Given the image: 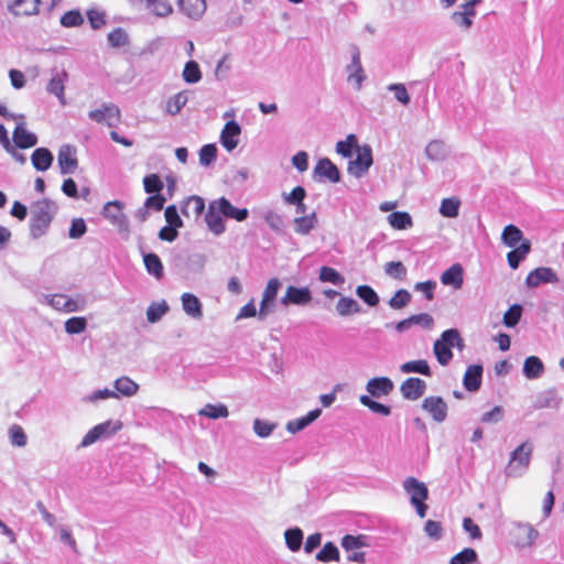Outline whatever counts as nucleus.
Instances as JSON below:
<instances>
[{"instance_id": "35", "label": "nucleus", "mask_w": 564, "mask_h": 564, "mask_svg": "<svg viewBox=\"0 0 564 564\" xmlns=\"http://www.w3.org/2000/svg\"><path fill=\"white\" fill-rule=\"evenodd\" d=\"M400 370L403 373L416 372L426 377L432 376L431 368L424 359L406 361L400 366Z\"/></svg>"}, {"instance_id": "26", "label": "nucleus", "mask_w": 564, "mask_h": 564, "mask_svg": "<svg viewBox=\"0 0 564 564\" xmlns=\"http://www.w3.org/2000/svg\"><path fill=\"white\" fill-rule=\"evenodd\" d=\"M530 251V240H522V242L518 247L512 248V250L507 253V261L510 268L516 270L519 267L520 262L527 258Z\"/></svg>"}, {"instance_id": "38", "label": "nucleus", "mask_w": 564, "mask_h": 564, "mask_svg": "<svg viewBox=\"0 0 564 564\" xmlns=\"http://www.w3.org/2000/svg\"><path fill=\"white\" fill-rule=\"evenodd\" d=\"M316 223V213L296 217L294 219L295 231L301 235H307L315 227Z\"/></svg>"}, {"instance_id": "47", "label": "nucleus", "mask_w": 564, "mask_h": 564, "mask_svg": "<svg viewBox=\"0 0 564 564\" xmlns=\"http://www.w3.org/2000/svg\"><path fill=\"white\" fill-rule=\"evenodd\" d=\"M228 414V409L224 404H206L205 408L199 411V415H204L214 420L219 417H227Z\"/></svg>"}, {"instance_id": "62", "label": "nucleus", "mask_w": 564, "mask_h": 564, "mask_svg": "<svg viewBox=\"0 0 564 564\" xmlns=\"http://www.w3.org/2000/svg\"><path fill=\"white\" fill-rule=\"evenodd\" d=\"M319 280L323 282H330L333 284H339L344 281L343 276L330 267L321 268Z\"/></svg>"}, {"instance_id": "31", "label": "nucleus", "mask_w": 564, "mask_h": 564, "mask_svg": "<svg viewBox=\"0 0 564 564\" xmlns=\"http://www.w3.org/2000/svg\"><path fill=\"white\" fill-rule=\"evenodd\" d=\"M50 305L57 311H63L67 313L76 312L79 308L77 301L64 294L53 295L50 299Z\"/></svg>"}, {"instance_id": "23", "label": "nucleus", "mask_w": 564, "mask_h": 564, "mask_svg": "<svg viewBox=\"0 0 564 564\" xmlns=\"http://www.w3.org/2000/svg\"><path fill=\"white\" fill-rule=\"evenodd\" d=\"M393 382L388 377L372 378L367 383V391L371 397L388 395L393 390Z\"/></svg>"}, {"instance_id": "48", "label": "nucleus", "mask_w": 564, "mask_h": 564, "mask_svg": "<svg viewBox=\"0 0 564 564\" xmlns=\"http://www.w3.org/2000/svg\"><path fill=\"white\" fill-rule=\"evenodd\" d=\"M359 400L362 405L367 406L375 413L381 414L383 416H388L391 413L390 406L372 400L369 395H361Z\"/></svg>"}, {"instance_id": "43", "label": "nucleus", "mask_w": 564, "mask_h": 564, "mask_svg": "<svg viewBox=\"0 0 564 564\" xmlns=\"http://www.w3.org/2000/svg\"><path fill=\"white\" fill-rule=\"evenodd\" d=\"M316 560L319 562H332V561H338L339 560V552L337 546L332 543L327 542L324 544V546L321 549V551L316 554Z\"/></svg>"}, {"instance_id": "13", "label": "nucleus", "mask_w": 564, "mask_h": 564, "mask_svg": "<svg viewBox=\"0 0 564 564\" xmlns=\"http://www.w3.org/2000/svg\"><path fill=\"white\" fill-rule=\"evenodd\" d=\"M312 301V293L308 288H296L290 285L284 296L281 299L283 305H305Z\"/></svg>"}, {"instance_id": "42", "label": "nucleus", "mask_w": 564, "mask_h": 564, "mask_svg": "<svg viewBox=\"0 0 564 564\" xmlns=\"http://www.w3.org/2000/svg\"><path fill=\"white\" fill-rule=\"evenodd\" d=\"M116 390L124 397H131L137 393L138 384L128 377H121L115 381Z\"/></svg>"}, {"instance_id": "37", "label": "nucleus", "mask_w": 564, "mask_h": 564, "mask_svg": "<svg viewBox=\"0 0 564 564\" xmlns=\"http://www.w3.org/2000/svg\"><path fill=\"white\" fill-rule=\"evenodd\" d=\"M388 221L394 229L403 230L412 227V218L405 212H393L388 216Z\"/></svg>"}, {"instance_id": "41", "label": "nucleus", "mask_w": 564, "mask_h": 564, "mask_svg": "<svg viewBox=\"0 0 564 564\" xmlns=\"http://www.w3.org/2000/svg\"><path fill=\"white\" fill-rule=\"evenodd\" d=\"M336 310L339 315L347 316L358 313L360 311V306L358 302L351 297H340L337 302Z\"/></svg>"}, {"instance_id": "30", "label": "nucleus", "mask_w": 564, "mask_h": 564, "mask_svg": "<svg viewBox=\"0 0 564 564\" xmlns=\"http://www.w3.org/2000/svg\"><path fill=\"white\" fill-rule=\"evenodd\" d=\"M182 305L185 313L194 318H200L203 315L202 303L197 296L192 293L182 295Z\"/></svg>"}, {"instance_id": "40", "label": "nucleus", "mask_w": 564, "mask_h": 564, "mask_svg": "<svg viewBox=\"0 0 564 564\" xmlns=\"http://www.w3.org/2000/svg\"><path fill=\"white\" fill-rule=\"evenodd\" d=\"M358 140L355 134H348L345 140L338 141L336 144V151L344 158H350L352 150L357 149Z\"/></svg>"}, {"instance_id": "45", "label": "nucleus", "mask_w": 564, "mask_h": 564, "mask_svg": "<svg viewBox=\"0 0 564 564\" xmlns=\"http://www.w3.org/2000/svg\"><path fill=\"white\" fill-rule=\"evenodd\" d=\"M284 536L286 545L291 551L296 552L300 550L303 541V532L301 529H289L285 531Z\"/></svg>"}, {"instance_id": "32", "label": "nucleus", "mask_w": 564, "mask_h": 564, "mask_svg": "<svg viewBox=\"0 0 564 564\" xmlns=\"http://www.w3.org/2000/svg\"><path fill=\"white\" fill-rule=\"evenodd\" d=\"M321 413L322 411L319 409L312 410L306 415L288 422L286 430L292 434L297 433L314 422L321 415Z\"/></svg>"}, {"instance_id": "36", "label": "nucleus", "mask_w": 564, "mask_h": 564, "mask_svg": "<svg viewBox=\"0 0 564 564\" xmlns=\"http://www.w3.org/2000/svg\"><path fill=\"white\" fill-rule=\"evenodd\" d=\"M143 262L147 271L154 275L156 279H161L164 274V269L161 259L155 253H147L143 257Z\"/></svg>"}, {"instance_id": "50", "label": "nucleus", "mask_w": 564, "mask_h": 564, "mask_svg": "<svg viewBox=\"0 0 564 564\" xmlns=\"http://www.w3.org/2000/svg\"><path fill=\"white\" fill-rule=\"evenodd\" d=\"M357 295L369 306H376L379 303V296L369 285H359L356 290Z\"/></svg>"}, {"instance_id": "15", "label": "nucleus", "mask_w": 564, "mask_h": 564, "mask_svg": "<svg viewBox=\"0 0 564 564\" xmlns=\"http://www.w3.org/2000/svg\"><path fill=\"white\" fill-rule=\"evenodd\" d=\"M205 210V200L197 195L185 198L181 205V212L186 218L197 220Z\"/></svg>"}, {"instance_id": "29", "label": "nucleus", "mask_w": 564, "mask_h": 564, "mask_svg": "<svg viewBox=\"0 0 564 564\" xmlns=\"http://www.w3.org/2000/svg\"><path fill=\"white\" fill-rule=\"evenodd\" d=\"M31 161L35 170L46 171L53 163V154L46 148H37L31 155Z\"/></svg>"}, {"instance_id": "59", "label": "nucleus", "mask_w": 564, "mask_h": 564, "mask_svg": "<svg viewBox=\"0 0 564 564\" xmlns=\"http://www.w3.org/2000/svg\"><path fill=\"white\" fill-rule=\"evenodd\" d=\"M477 553L474 549L466 547L451 558V564H470L476 562Z\"/></svg>"}, {"instance_id": "16", "label": "nucleus", "mask_w": 564, "mask_h": 564, "mask_svg": "<svg viewBox=\"0 0 564 564\" xmlns=\"http://www.w3.org/2000/svg\"><path fill=\"white\" fill-rule=\"evenodd\" d=\"M240 132L241 128L236 121L231 120L226 122L220 133V142L227 151L236 149Z\"/></svg>"}, {"instance_id": "63", "label": "nucleus", "mask_w": 564, "mask_h": 564, "mask_svg": "<svg viewBox=\"0 0 564 564\" xmlns=\"http://www.w3.org/2000/svg\"><path fill=\"white\" fill-rule=\"evenodd\" d=\"M9 435L13 445L22 447L26 444V435L20 425H12L9 430Z\"/></svg>"}, {"instance_id": "46", "label": "nucleus", "mask_w": 564, "mask_h": 564, "mask_svg": "<svg viewBox=\"0 0 564 564\" xmlns=\"http://www.w3.org/2000/svg\"><path fill=\"white\" fill-rule=\"evenodd\" d=\"M349 70V79H355L358 86L361 85L362 82V67H361V61H360V53L358 50L355 51L352 54L351 63L348 66Z\"/></svg>"}, {"instance_id": "22", "label": "nucleus", "mask_w": 564, "mask_h": 564, "mask_svg": "<svg viewBox=\"0 0 564 564\" xmlns=\"http://www.w3.org/2000/svg\"><path fill=\"white\" fill-rule=\"evenodd\" d=\"M441 282L444 285H451L455 290H459L464 283V270L459 263H454L441 275Z\"/></svg>"}, {"instance_id": "6", "label": "nucleus", "mask_w": 564, "mask_h": 564, "mask_svg": "<svg viewBox=\"0 0 564 564\" xmlns=\"http://www.w3.org/2000/svg\"><path fill=\"white\" fill-rule=\"evenodd\" d=\"M122 423L117 421L112 423L111 421H106L100 424H97L91 430H89L82 441V446H89L100 440L101 437L110 436L121 430Z\"/></svg>"}, {"instance_id": "20", "label": "nucleus", "mask_w": 564, "mask_h": 564, "mask_svg": "<svg viewBox=\"0 0 564 564\" xmlns=\"http://www.w3.org/2000/svg\"><path fill=\"white\" fill-rule=\"evenodd\" d=\"M104 216L120 228L127 229V219L122 212V204L118 200L109 202L104 207Z\"/></svg>"}, {"instance_id": "7", "label": "nucleus", "mask_w": 564, "mask_h": 564, "mask_svg": "<svg viewBox=\"0 0 564 564\" xmlns=\"http://www.w3.org/2000/svg\"><path fill=\"white\" fill-rule=\"evenodd\" d=\"M357 156L348 164L349 174L360 177L362 176L372 164V151L369 145L358 147Z\"/></svg>"}, {"instance_id": "55", "label": "nucleus", "mask_w": 564, "mask_h": 564, "mask_svg": "<svg viewBox=\"0 0 564 564\" xmlns=\"http://www.w3.org/2000/svg\"><path fill=\"white\" fill-rule=\"evenodd\" d=\"M144 191L149 194H159L163 189V182L158 174H150L143 178Z\"/></svg>"}, {"instance_id": "39", "label": "nucleus", "mask_w": 564, "mask_h": 564, "mask_svg": "<svg viewBox=\"0 0 564 564\" xmlns=\"http://www.w3.org/2000/svg\"><path fill=\"white\" fill-rule=\"evenodd\" d=\"M460 200L457 197L444 198L440 206V213L442 216L447 218H454L458 216Z\"/></svg>"}, {"instance_id": "14", "label": "nucleus", "mask_w": 564, "mask_h": 564, "mask_svg": "<svg viewBox=\"0 0 564 564\" xmlns=\"http://www.w3.org/2000/svg\"><path fill=\"white\" fill-rule=\"evenodd\" d=\"M41 0H8L7 8L14 15H34L40 11Z\"/></svg>"}, {"instance_id": "2", "label": "nucleus", "mask_w": 564, "mask_h": 564, "mask_svg": "<svg viewBox=\"0 0 564 564\" xmlns=\"http://www.w3.org/2000/svg\"><path fill=\"white\" fill-rule=\"evenodd\" d=\"M464 340L456 328H449L442 333L441 337L434 343V355L442 366H447L453 359L452 347L464 348Z\"/></svg>"}, {"instance_id": "28", "label": "nucleus", "mask_w": 564, "mask_h": 564, "mask_svg": "<svg viewBox=\"0 0 564 564\" xmlns=\"http://www.w3.org/2000/svg\"><path fill=\"white\" fill-rule=\"evenodd\" d=\"M180 10L188 18L198 19L206 11L205 0H180Z\"/></svg>"}, {"instance_id": "8", "label": "nucleus", "mask_w": 564, "mask_h": 564, "mask_svg": "<svg viewBox=\"0 0 564 564\" xmlns=\"http://www.w3.org/2000/svg\"><path fill=\"white\" fill-rule=\"evenodd\" d=\"M89 118L98 123H106L109 127H113L120 121V110L113 105H105L100 109L89 111Z\"/></svg>"}, {"instance_id": "51", "label": "nucleus", "mask_w": 564, "mask_h": 564, "mask_svg": "<svg viewBox=\"0 0 564 564\" xmlns=\"http://www.w3.org/2000/svg\"><path fill=\"white\" fill-rule=\"evenodd\" d=\"M411 301V294L409 291L401 289L398 290L394 295L389 300V305L393 310H401L405 307Z\"/></svg>"}, {"instance_id": "58", "label": "nucleus", "mask_w": 564, "mask_h": 564, "mask_svg": "<svg viewBox=\"0 0 564 564\" xmlns=\"http://www.w3.org/2000/svg\"><path fill=\"white\" fill-rule=\"evenodd\" d=\"M108 42L112 47L124 46L129 43L128 34L123 29L117 28L108 34Z\"/></svg>"}, {"instance_id": "56", "label": "nucleus", "mask_w": 564, "mask_h": 564, "mask_svg": "<svg viewBox=\"0 0 564 564\" xmlns=\"http://www.w3.org/2000/svg\"><path fill=\"white\" fill-rule=\"evenodd\" d=\"M87 319L83 316L70 317L65 322V330L68 334H80L86 329Z\"/></svg>"}, {"instance_id": "1", "label": "nucleus", "mask_w": 564, "mask_h": 564, "mask_svg": "<svg viewBox=\"0 0 564 564\" xmlns=\"http://www.w3.org/2000/svg\"><path fill=\"white\" fill-rule=\"evenodd\" d=\"M56 205L47 198L40 199L31 206L30 232L33 238L45 235L56 214Z\"/></svg>"}, {"instance_id": "21", "label": "nucleus", "mask_w": 564, "mask_h": 564, "mask_svg": "<svg viewBox=\"0 0 564 564\" xmlns=\"http://www.w3.org/2000/svg\"><path fill=\"white\" fill-rule=\"evenodd\" d=\"M314 174L319 178H326L333 183L340 180L337 166L329 159H321L314 167Z\"/></svg>"}, {"instance_id": "10", "label": "nucleus", "mask_w": 564, "mask_h": 564, "mask_svg": "<svg viewBox=\"0 0 564 564\" xmlns=\"http://www.w3.org/2000/svg\"><path fill=\"white\" fill-rule=\"evenodd\" d=\"M425 389V381L416 377L405 379L400 386L402 397L412 401L419 400L424 394Z\"/></svg>"}, {"instance_id": "61", "label": "nucleus", "mask_w": 564, "mask_h": 564, "mask_svg": "<svg viewBox=\"0 0 564 564\" xmlns=\"http://www.w3.org/2000/svg\"><path fill=\"white\" fill-rule=\"evenodd\" d=\"M217 148L215 144H205L199 151V163L204 166L209 165L216 160Z\"/></svg>"}, {"instance_id": "49", "label": "nucleus", "mask_w": 564, "mask_h": 564, "mask_svg": "<svg viewBox=\"0 0 564 564\" xmlns=\"http://www.w3.org/2000/svg\"><path fill=\"white\" fill-rule=\"evenodd\" d=\"M187 96L184 91L175 94L166 102V111L170 115H176L186 105Z\"/></svg>"}, {"instance_id": "24", "label": "nucleus", "mask_w": 564, "mask_h": 564, "mask_svg": "<svg viewBox=\"0 0 564 564\" xmlns=\"http://www.w3.org/2000/svg\"><path fill=\"white\" fill-rule=\"evenodd\" d=\"M221 213L218 212L217 205L214 202L209 203L208 210L205 215V221L210 231L215 235H220L225 231L226 226L221 217Z\"/></svg>"}, {"instance_id": "34", "label": "nucleus", "mask_w": 564, "mask_h": 564, "mask_svg": "<svg viewBox=\"0 0 564 564\" xmlns=\"http://www.w3.org/2000/svg\"><path fill=\"white\" fill-rule=\"evenodd\" d=\"M544 370L543 362L535 356H530L524 360L523 373L529 379L539 378Z\"/></svg>"}, {"instance_id": "64", "label": "nucleus", "mask_w": 564, "mask_h": 564, "mask_svg": "<svg viewBox=\"0 0 564 564\" xmlns=\"http://www.w3.org/2000/svg\"><path fill=\"white\" fill-rule=\"evenodd\" d=\"M274 429H275V424L270 423L268 421H262L260 419H256L254 422H253L254 433L259 437H267V436H269Z\"/></svg>"}, {"instance_id": "33", "label": "nucleus", "mask_w": 564, "mask_h": 564, "mask_svg": "<svg viewBox=\"0 0 564 564\" xmlns=\"http://www.w3.org/2000/svg\"><path fill=\"white\" fill-rule=\"evenodd\" d=\"M501 238L503 242L510 248L518 247L522 240H525L523 238L522 231L514 225L506 226L503 228Z\"/></svg>"}, {"instance_id": "57", "label": "nucleus", "mask_w": 564, "mask_h": 564, "mask_svg": "<svg viewBox=\"0 0 564 564\" xmlns=\"http://www.w3.org/2000/svg\"><path fill=\"white\" fill-rule=\"evenodd\" d=\"M384 271L391 278L403 280L406 275V268L401 261H390L386 263Z\"/></svg>"}, {"instance_id": "11", "label": "nucleus", "mask_w": 564, "mask_h": 564, "mask_svg": "<svg viewBox=\"0 0 564 564\" xmlns=\"http://www.w3.org/2000/svg\"><path fill=\"white\" fill-rule=\"evenodd\" d=\"M422 409L436 422H443L447 416V404L441 397H427L422 402Z\"/></svg>"}, {"instance_id": "5", "label": "nucleus", "mask_w": 564, "mask_h": 564, "mask_svg": "<svg viewBox=\"0 0 564 564\" xmlns=\"http://www.w3.org/2000/svg\"><path fill=\"white\" fill-rule=\"evenodd\" d=\"M539 538V531L530 523H516L511 531L513 544L519 549L531 547Z\"/></svg>"}, {"instance_id": "54", "label": "nucleus", "mask_w": 564, "mask_h": 564, "mask_svg": "<svg viewBox=\"0 0 564 564\" xmlns=\"http://www.w3.org/2000/svg\"><path fill=\"white\" fill-rule=\"evenodd\" d=\"M84 23V18L78 10H69L61 18V24L65 28L79 26Z\"/></svg>"}, {"instance_id": "19", "label": "nucleus", "mask_w": 564, "mask_h": 564, "mask_svg": "<svg viewBox=\"0 0 564 564\" xmlns=\"http://www.w3.org/2000/svg\"><path fill=\"white\" fill-rule=\"evenodd\" d=\"M68 79V74L66 70H56L53 73L48 84H47V91L50 94L55 95L62 105H65V83Z\"/></svg>"}, {"instance_id": "52", "label": "nucleus", "mask_w": 564, "mask_h": 564, "mask_svg": "<svg viewBox=\"0 0 564 564\" xmlns=\"http://www.w3.org/2000/svg\"><path fill=\"white\" fill-rule=\"evenodd\" d=\"M522 316V306L520 304L511 305L503 314V324L507 327H514Z\"/></svg>"}, {"instance_id": "27", "label": "nucleus", "mask_w": 564, "mask_h": 564, "mask_svg": "<svg viewBox=\"0 0 564 564\" xmlns=\"http://www.w3.org/2000/svg\"><path fill=\"white\" fill-rule=\"evenodd\" d=\"M482 378V367L479 365H471L467 368L464 375V387L467 391H477L480 388Z\"/></svg>"}, {"instance_id": "25", "label": "nucleus", "mask_w": 564, "mask_h": 564, "mask_svg": "<svg viewBox=\"0 0 564 564\" xmlns=\"http://www.w3.org/2000/svg\"><path fill=\"white\" fill-rule=\"evenodd\" d=\"M13 142L20 149H29L37 143V137L29 132L23 123H19L13 130Z\"/></svg>"}, {"instance_id": "53", "label": "nucleus", "mask_w": 564, "mask_h": 564, "mask_svg": "<svg viewBox=\"0 0 564 564\" xmlns=\"http://www.w3.org/2000/svg\"><path fill=\"white\" fill-rule=\"evenodd\" d=\"M167 310L169 306L164 301L161 303H152L147 310V318L150 323H155L162 318Z\"/></svg>"}, {"instance_id": "44", "label": "nucleus", "mask_w": 564, "mask_h": 564, "mask_svg": "<svg viewBox=\"0 0 564 564\" xmlns=\"http://www.w3.org/2000/svg\"><path fill=\"white\" fill-rule=\"evenodd\" d=\"M202 78V72L195 61H188L183 69V79L188 84H195Z\"/></svg>"}, {"instance_id": "3", "label": "nucleus", "mask_w": 564, "mask_h": 564, "mask_svg": "<svg viewBox=\"0 0 564 564\" xmlns=\"http://www.w3.org/2000/svg\"><path fill=\"white\" fill-rule=\"evenodd\" d=\"M403 488L410 495L411 502L415 507L419 517L424 518L427 510L425 500L429 498V490L425 484L414 477H408L403 481Z\"/></svg>"}, {"instance_id": "4", "label": "nucleus", "mask_w": 564, "mask_h": 564, "mask_svg": "<svg viewBox=\"0 0 564 564\" xmlns=\"http://www.w3.org/2000/svg\"><path fill=\"white\" fill-rule=\"evenodd\" d=\"M533 453V446L530 442H523L512 453L507 466V475L514 476L518 471L529 467Z\"/></svg>"}, {"instance_id": "9", "label": "nucleus", "mask_w": 564, "mask_h": 564, "mask_svg": "<svg viewBox=\"0 0 564 564\" xmlns=\"http://www.w3.org/2000/svg\"><path fill=\"white\" fill-rule=\"evenodd\" d=\"M557 282H558L557 274L553 271V269L547 268V267H540V268L532 270L531 272H529V274L527 275V279H525V284L529 288H536L542 283H557Z\"/></svg>"}, {"instance_id": "18", "label": "nucleus", "mask_w": 564, "mask_h": 564, "mask_svg": "<svg viewBox=\"0 0 564 564\" xmlns=\"http://www.w3.org/2000/svg\"><path fill=\"white\" fill-rule=\"evenodd\" d=\"M281 283L276 278L270 279L262 294L260 303L259 316L263 318L270 311V305L274 301Z\"/></svg>"}, {"instance_id": "17", "label": "nucleus", "mask_w": 564, "mask_h": 564, "mask_svg": "<svg viewBox=\"0 0 564 564\" xmlns=\"http://www.w3.org/2000/svg\"><path fill=\"white\" fill-rule=\"evenodd\" d=\"M215 205H217L218 212L221 213L223 216L227 218L235 219L237 221H243L247 219L249 212L247 208H237L235 207L227 198L220 197L218 199L213 200Z\"/></svg>"}, {"instance_id": "60", "label": "nucleus", "mask_w": 564, "mask_h": 564, "mask_svg": "<svg viewBox=\"0 0 564 564\" xmlns=\"http://www.w3.org/2000/svg\"><path fill=\"white\" fill-rule=\"evenodd\" d=\"M365 545L366 542L364 535L354 536L347 534L341 539V546L346 552L358 550Z\"/></svg>"}, {"instance_id": "12", "label": "nucleus", "mask_w": 564, "mask_h": 564, "mask_svg": "<svg viewBox=\"0 0 564 564\" xmlns=\"http://www.w3.org/2000/svg\"><path fill=\"white\" fill-rule=\"evenodd\" d=\"M57 163L63 174L74 173L78 165L74 147L69 144L61 147L57 154Z\"/></svg>"}]
</instances>
